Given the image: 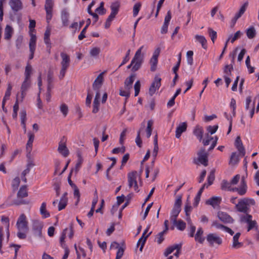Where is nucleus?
Segmentation results:
<instances>
[{
    "instance_id": "obj_1",
    "label": "nucleus",
    "mask_w": 259,
    "mask_h": 259,
    "mask_svg": "<svg viewBox=\"0 0 259 259\" xmlns=\"http://www.w3.org/2000/svg\"><path fill=\"white\" fill-rule=\"evenodd\" d=\"M105 72H101L96 78L93 84V88L95 92L96 95L93 102V112L97 113L100 108V100L101 96V88L104 79Z\"/></svg>"
},
{
    "instance_id": "obj_2",
    "label": "nucleus",
    "mask_w": 259,
    "mask_h": 259,
    "mask_svg": "<svg viewBox=\"0 0 259 259\" xmlns=\"http://www.w3.org/2000/svg\"><path fill=\"white\" fill-rule=\"evenodd\" d=\"M255 204V201L253 199L243 198L240 199L237 204H236L235 207L239 212L247 213L250 211V207Z\"/></svg>"
},
{
    "instance_id": "obj_3",
    "label": "nucleus",
    "mask_w": 259,
    "mask_h": 259,
    "mask_svg": "<svg viewBox=\"0 0 259 259\" xmlns=\"http://www.w3.org/2000/svg\"><path fill=\"white\" fill-rule=\"evenodd\" d=\"M146 50L147 48L145 46H142L136 51L135 55L132 59V63H135L133 68H132L133 71H137L140 68L142 62H143Z\"/></svg>"
},
{
    "instance_id": "obj_4",
    "label": "nucleus",
    "mask_w": 259,
    "mask_h": 259,
    "mask_svg": "<svg viewBox=\"0 0 259 259\" xmlns=\"http://www.w3.org/2000/svg\"><path fill=\"white\" fill-rule=\"evenodd\" d=\"M222 187L228 191H237L238 194L241 196L245 195L247 192V186L245 181V177H242L240 185L239 187H233L230 186V184L224 182L222 184Z\"/></svg>"
},
{
    "instance_id": "obj_5",
    "label": "nucleus",
    "mask_w": 259,
    "mask_h": 259,
    "mask_svg": "<svg viewBox=\"0 0 259 259\" xmlns=\"http://www.w3.org/2000/svg\"><path fill=\"white\" fill-rule=\"evenodd\" d=\"M208 245L211 247L218 248L223 243V239L218 234L215 233H209L206 237Z\"/></svg>"
},
{
    "instance_id": "obj_6",
    "label": "nucleus",
    "mask_w": 259,
    "mask_h": 259,
    "mask_svg": "<svg viewBox=\"0 0 259 259\" xmlns=\"http://www.w3.org/2000/svg\"><path fill=\"white\" fill-rule=\"evenodd\" d=\"M127 178L128 186L133 187L135 191L138 192V182L141 180V174L136 171H132L128 174Z\"/></svg>"
},
{
    "instance_id": "obj_7",
    "label": "nucleus",
    "mask_w": 259,
    "mask_h": 259,
    "mask_svg": "<svg viewBox=\"0 0 259 259\" xmlns=\"http://www.w3.org/2000/svg\"><path fill=\"white\" fill-rule=\"evenodd\" d=\"M61 57L62 59L61 62V69L59 76L60 79H62L64 77L66 70L69 66L70 60L69 56L65 53H61Z\"/></svg>"
},
{
    "instance_id": "obj_8",
    "label": "nucleus",
    "mask_w": 259,
    "mask_h": 259,
    "mask_svg": "<svg viewBox=\"0 0 259 259\" xmlns=\"http://www.w3.org/2000/svg\"><path fill=\"white\" fill-rule=\"evenodd\" d=\"M44 224L39 220H34L32 222V230L33 236L39 239H45L42 234Z\"/></svg>"
},
{
    "instance_id": "obj_9",
    "label": "nucleus",
    "mask_w": 259,
    "mask_h": 259,
    "mask_svg": "<svg viewBox=\"0 0 259 259\" xmlns=\"http://www.w3.org/2000/svg\"><path fill=\"white\" fill-rule=\"evenodd\" d=\"M161 78L158 75H156L154 77L149 90V93L151 96L153 95L159 90L161 86Z\"/></svg>"
},
{
    "instance_id": "obj_10",
    "label": "nucleus",
    "mask_w": 259,
    "mask_h": 259,
    "mask_svg": "<svg viewBox=\"0 0 259 259\" xmlns=\"http://www.w3.org/2000/svg\"><path fill=\"white\" fill-rule=\"evenodd\" d=\"M198 157L196 159H194L196 163H200L204 166L207 165V154L205 152V149H201L197 153Z\"/></svg>"
},
{
    "instance_id": "obj_11",
    "label": "nucleus",
    "mask_w": 259,
    "mask_h": 259,
    "mask_svg": "<svg viewBox=\"0 0 259 259\" xmlns=\"http://www.w3.org/2000/svg\"><path fill=\"white\" fill-rule=\"evenodd\" d=\"M149 227H147V228L145 230L141 237L139 239L137 243V246H140V251H142L143 247L145 243V242L147 240L148 237L151 234V232H149Z\"/></svg>"
},
{
    "instance_id": "obj_12",
    "label": "nucleus",
    "mask_w": 259,
    "mask_h": 259,
    "mask_svg": "<svg viewBox=\"0 0 259 259\" xmlns=\"http://www.w3.org/2000/svg\"><path fill=\"white\" fill-rule=\"evenodd\" d=\"M160 53V50L159 49H156L153 54L152 55V58L150 60V65H151V70L152 71H154L157 67V62H158V57L159 56Z\"/></svg>"
},
{
    "instance_id": "obj_13",
    "label": "nucleus",
    "mask_w": 259,
    "mask_h": 259,
    "mask_svg": "<svg viewBox=\"0 0 259 259\" xmlns=\"http://www.w3.org/2000/svg\"><path fill=\"white\" fill-rule=\"evenodd\" d=\"M255 102L251 103V97H248L246 99L245 109L249 111L250 116L252 118L254 113Z\"/></svg>"
},
{
    "instance_id": "obj_14",
    "label": "nucleus",
    "mask_w": 259,
    "mask_h": 259,
    "mask_svg": "<svg viewBox=\"0 0 259 259\" xmlns=\"http://www.w3.org/2000/svg\"><path fill=\"white\" fill-rule=\"evenodd\" d=\"M35 27V21L34 20H29V34L30 37L29 40H37V37L35 35V30L34 27Z\"/></svg>"
},
{
    "instance_id": "obj_15",
    "label": "nucleus",
    "mask_w": 259,
    "mask_h": 259,
    "mask_svg": "<svg viewBox=\"0 0 259 259\" xmlns=\"http://www.w3.org/2000/svg\"><path fill=\"white\" fill-rule=\"evenodd\" d=\"M9 5L13 11L18 12L23 8L21 0H10Z\"/></svg>"
},
{
    "instance_id": "obj_16",
    "label": "nucleus",
    "mask_w": 259,
    "mask_h": 259,
    "mask_svg": "<svg viewBox=\"0 0 259 259\" xmlns=\"http://www.w3.org/2000/svg\"><path fill=\"white\" fill-rule=\"evenodd\" d=\"M16 226L17 228L28 227L26 217L24 214H21L20 215L17 220Z\"/></svg>"
},
{
    "instance_id": "obj_17",
    "label": "nucleus",
    "mask_w": 259,
    "mask_h": 259,
    "mask_svg": "<svg viewBox=\"0 0 259 259\" xmlns=\"http://www.w3.org/2000/svg\"><path fill=\"white\" fill-rule=\"evenodd\" d=\"M218 217L219 219L224 223H232V218L227 213L223 211H219L218 212Z\"/></svg>"
},
{
    "instance_id": "obj_18",
    "label": "nucleus",
    "mask_w": 259,
    "mask_h": 259,
    "mask_svg": "<svg viewBox=\"0 0 259 259\" xmlns=\"http://www.w3.org/2000/svg\"><path fill=\"white\" fill-rule=\"evenodd\" d=\"M204 231L202 228H198L196 233L195 234L194 238L196 242L201 244L203 243L205 240V237L203 236Z\"/></svg>"
},
{
    "instance_id": "obj_19",
    "label": "nucleus",
    "mask_w": 259,
    "mask_h": 259,
    "mask_svg": "<svg viewBox=\"0 0 259 259\" xmlns=\"http://www.w3.org/2000/svg\"><path fill=\"white\" fill-rule=\"evenodd\" d=\"M240 235V233H237L233 236V243L232 245V248L234 249H238L243 246V243L239 241V238Z\"/></svg>"
},
{
    "instance_id": "obj_20",
    "label": "nucleus",
    "mask_w": 259,
    "mask_h": 259,
    "mask_svg": "<svg viewBox=\"0 0 259 259\" xmlns=\"http://www.w3.org/2000/svg\"><path fill=\"white\" fill-rule=\"evenodd\" d=\"M221 201V198L220 197L214 196L208 199L206 201L207 204L211 205L213 208L219 206Z\"/></svg>"
},
{
    "instance_id": "obj_21",
    "label": "nucleus",
    "mask_w": 259,
    "mask_h": 259,
    "mask_svg": "<svg viewBox=\"0 0 259 259\" xmlns=\"http://www.w3.org/2000/svg\"><path fill=\"white\" fill-rule=\"evenodd\" d=\"M235 146L238 150L239 154L242 156L245 155V150L242 145V143L239 137H237L235 142Z\"/></svg>"
},
{
    "instance_id": "obj_22",
    "label": "nucleus",
    "mask_w": 259,
    "mask_h": 259,
    "mask_svg": "<svg viewBox=\"0 0 259 259\" xmlns=\"http://www.w3.org/2000/svg\"><path fill=\"white\" fill-rule=\"evenodd\" d=\"M67 193H65L61 197L59 205H58V210L59 211L65 208L67 205L68 202V198L67 197Z\"/></svg>"
},
{
    "instance_id": "obj_23",
    "label": "nucleus",
    "mask_w": 259,
    "mask_h": 259,
    "mask_svg": "<svg viewBox=\"0 0 259 259\" xmlns=\"http://www.w3.org/2000/svg\"><path fill=\"white\" fill-rule=\"evenodd\" d=\"M14 33V29L10 25H7L4 30V37L6 40H10Z\"/></svg>"
},
{
    "instance_id": "obj_24",
    "label": "nucleus",
    "mask_w": 259,
    "mask_h": 259,
    "mask_svg": "<svg viewBox=\"0 0 259 259\" xmlns=\"http://www.w3.org/2000/svg\"><path fill=\"white\" fill-rule=\"evenodd\" d=\"M193 134L197 137L200 141L202 140L203 129L202 126L199 125H196L193 130Z\"/></svg>"
},
{
    "instance_id": "obj_25",
    "label": "nucleus",
    "mask_w": 259,
    "mask_h": 259,
    "mask_svg": "<svg viewBox=\"0 0 259 259\" xmlns=\"http://www.w3.org/2000/svg\"><path fill=\"white\" fill-rule=\"evenodd\" d=\"M36 47V40H29V48L30 51V55L29 56V59L31 60L33 58L34 54L35 51Z\"/></svg>"
},
{
    "instance_id": "obj_26",
    "label": "nucleus",
    "mask_w": 259,
    "mask_h": 259,
    "mask_svg": "<svg viewBox=\"0 0 259 259\" xmlns=\"http://www.w3.org/2000/svg\"><path fill=\"white\" fill-rule=\"evenodd\" d=\"M187 124L186 122H182L177 127L176 131V137L179 138L181 134L186 130Z\"/></svg>"
},
{
    "instance_id": "obj_27",
    "label": "nucleus",
    "mask_w": 259,
    "mask_h": 259,
    "mask_svg": "<svg viewBox=\"0 0 259 259\" xmlns=\"http://www.w3.org/2000/svg\"><path fill=\"white\" fill-rule=\"evenodd\" d=\"M58 150L59 153L64 157H67L69 155V150L64 143L59 144Z\"/></svg>"
},
{
    "instance_id": "obj_28",
    "label": "nucleus",
    "mask_w": 259,
    "mask_h": 259,
    "mask_svg": "<svg viewBox=\"0 0 259 259\" xmlns=\"http://www.w3.org/2000/svg\"><path fill=\"white\" fill-rule=\"evenodd\" d=\"M181 248V244H176L167 247L164 252V255L165 256H168L169 254L171 253L175 250H180Z\"/></svg>"
},
{
    "instance_id": "obj_29",
    "label": "nucleus",
    "mask_w": 259,
    "mask_h": 259,
    "mask_svg": "<svg viewBox=\"0 0 259 259\" xmlns=\"http://www.w3.org/2000/svg\"><path fill=\"white\" fill-rule=\"evenodd\" d=\"M195 39L196 41L201 45L202 47L204 49H207V40L204 36L196 34L195 35Z\"/></svg>"
},
{
    "instance_id": "obj_30",
    "label": "nucleus",
    "mask_w": 259,
    "mask_h": 259,
    "mask_svg": "<svg viewBox=\"0 0 259 259\" xmlns=\"http://www.w3.org/2000/svg\"><path fill=\"white\" fill-rule=\"evenodd\" d=\"M39 211L43 218H47L50 216V213L47 209V203L45 202L41 203L39 208Z\"/></svg>"
},
{
    "instance_id": "obj_31",
    "label": "nucleus",
    "mask_w": 259,
    "mask_h": 259,
    "mask_svg": "<svg viewBox=\"0 0 259 259\" xmlns=\"http://www.w3.org/2000/svg\"><path fill=\"white\" fill-rule=\"evenodd\" d=\"M192 210V207L190 205V202L189 200V198H188L187 202L186 203L185 206V212L186 213V215L187 216V220L188 222V223H190L191 220L190 217V214Z\"/></svg>"
},
{
    "instance_id": "obj_32",
    "label": "nucleus",
    "mask_w": 259,
    "mask_h": 259,
    "mask_svg": "<svg viewBox=\"0 0 259 259\" xmlns=\"http://www.w3.org/2000/svg\"><path fill=\"white\" fill-rule=\"evenodd\" d=\"M241 32L240 31H238L234 34V35H230L226 42L225 49L227 48V44L229 41H230L231 43H233L236 40L238 39L241 36Z\"/></svg>"
},
{
    "instance_id": "obj_33",
    "label": "nucleus",
    "mask_w": 259,
    "mask_h": 259,
    "mask_svg": "<svg viewBox=\"0 0 259 259\" xmlns=\"http://www.w3.org/2000/svg\"><path fill=\"white\" fill-rule=\"evenodd\" d=\"M17 236L19 239H24L26 238L28 227L17 228Z\"/></svg>"
},
{
    "instance_id": "obj_34",
    "label": "nucleus",
    "mask_w": 259,
    "mask_h": 259,
    "mask_svg": "<svg viewBox=\"0 0 259 259\" xmlns=\"http://www.w3.org/2000/svg\"><path fill=\"white\" fill-rule=\"evenodd\" d=\"M132 88L128 86L124 85L119 90V95L121 96L125 97L126 98H128L130 95V91Z\"/></svg>"
},
{
    "instance_id": "obj_35",
    "label": "nucleus",
    "mask_w": 259,
    "mask_h": 259,
    "mask_svg": "<svg viewBox=\"0 0 259 259\" xmlns=\"http://www.w3.org/2000/svg\"><path fill=\"white\" fill-rule=\"evenodd\" d=\"M181 211V208H177L173 207L171 212L170 219L171 222L172 223H176V220H177V218L178 216Z\"/></svg>"
},
{
    "instance_id": "obj_36",
    "label": "nucleus",
    "mask_w": 259,
    "mask_h": 259,
    "mask_svg": "<svg viewBox=\"0 0 259 259\" xmlns=\"http://www.w3.org/2000/svg\"><path fill=\"white\" fill-rule=\"evenodd\" d=\"M12 87L10 83H9L8 85L7 91L5 93V96L3 98V103H2V106L3 108H4L5 104L6 101L9 100V97L11 94V90H12Z\"/></svg>"
},
{
    "instance_id": "obj_37",
    "label": "nucleus",
    "mask_w": 259,
    "mask_h": 259,
    "mask_svg": "<svg viewBox=\"0 0 259 259\" xmlns=\"http://www.w3.org/2000/svg\"><path fill=\"white\" fill-rule=\"evenodd\" d=\"M239 161V158L238 155L236 152L232 153L229 160V164L232 166L235 165Z\"/></svg>"
},
{
    "instance_id": "obj_38",
    "label": "nucleus",
    "mask_w": 259,
    "mask_h": 259,
    "mask_svg": "<svg viewBox=\"0 0 259 259\" xmlns=\"http://www.w3.org/2000/svg\"><path fill=\"white\" fill-rule=\"evenodd\" d=\"M101 53V49L97 47H92L90 51V55L91 57L97 58Z\"/></svg>"
},
{
    "instance_id": "obj_39",
    "label": "nucleus",
    "mask_w": 259,
    "mask_h": 259,
    "mask_svg": "<svg viewBox=\"0 0 259 259\" xmlns=\"http://www.w3.org/2000/svg\"><path fill=\"white\" fill-rule=\"evenodd\" d=\"M248 213H245V214L240 215V221L241 223L247 224L252 220V215Z\"/></svg>"
},
{
    "instance_id": "obj_40",
    "label": "nucleus",
    "mask_w": 259,
    "mask_h": 259,
    "mask_svg": "<svg viewBox=\"0 0 259 259\" xmlns=\"http://www.w3.org/2000/svg\"><path fill=\"white\" fill-rule=\"evenodd\" d=\"M248 3L247 2L244 3L243 5L241 7L239 12L236 14L235 18L238 19L245 12L247 7H248Z\"/></svg>"
},
{
    "instance_id": "obj_41",
    "label": "nucleus",
    "mask_w": 259,
    "mask_h": 259,
    "mask_svg": "<svg viewBox=\"0 0 259 259\" xmlns=\"http://www.w3.org/2000/svg\"><path fill=\"white\" fill-rule=\"evenodd\" d=\"M30 83V79H27L25 78L24 81H23L22 86H21V92H22V98H23L25 96V92L29 88Z\"/></svg>"
},
{
    "instance_id": "obj_42",
    "label": "nucleus",
    "mask_w": 259,
    "mask_h": 259,
    "mask_svg": "<svg viewBox=\"0 0 259 259\" xmlns=\"http://www.w3.org/2000/svg\"><path fill=\"white\" fill-rule=\"evenodd\" d=\"M20 118H21V124L23 126V128L24 130V132L25 133L26 131V112L25 111H22L20 112Z\"/></svg>"
},
{
    "instance_id": "obj_43",
    "label": "nucleus",
    "mask_w": 259,
    "mask_h": 259,
    "mask_svg": "<svg viewBox=\"0 0 259 259\" xmlns=\"http://www.w3.org/2000/svg\"><path fill=\"white\" fill-rule=\"evenodd\" d=\"M233 65H226L224 68V76H231L232 75V71L233 70Z\"/></svg>"
},
{
    "instance_id": "obj_44",
    "label": "nucleus",
    "mask_w": 259,
    "mask_h": 259,
    "mask_svg": "<svg viewBox=\"0 0 259 259\" xmlns=\"http://www.w3.org/2000/svg\"><path fill=\"white\" fill-rule=\"evenodd\" d=\"M158 141H157V136H155L154 140V147L153 150L152 152V156L153 157V158L155 159L157 155L158 152Z\"/></svg>"
},
{
    "instance_id": "obj_45",
    "label": "nucleus",
    "mask_w": 259,
    "mask_h": 259,
    "mask_svg": "<svg viewBox=\"0 0 259 259\" xmlns=\"http://www.w3.org/2000/svg\"><path fill=\"white\" fill-rule=\"evenodd\" d=\"M69 13L66 10H63L61 12V19L62 20L63 24L66 26L68 23V18Z\"/></svg>"
},
{
    "instance_id": "obj_46",
    "label": "nucleus",
    "mask_w": 259,
    "mask_h": 259,
    "mask_svg": "<svg viewBox=\"0 0 259 259\" xmlns=\"http://www.w3.org/2000/svg\"><path fill=\"white\" fill-rule=\"evenodd\" d=\"M230 107L231 109V114H229V115L232 116V117H235L236 116V101L234 99L232 98L231 100V102L230 103Z\"/></svg>"
},
{
    "instance_id": "obj_47",
    "label": "nucleus",
    "mask_w": 259,
    "mask_h": 259,
    "mask_svg": "<svg viewBox=\"0 0 259 259\" xmlns=\"http://www.w3.org/2000/svg\"><path fill=\"white\" fill-rule=\"evenodd\" d=\"M153 122L152 120H148L147 122V127L146 130V137L149 138L151 135L152 132V126L153 125Z\"/></svg>"
},
{
    "instance_id": "obj_48",
    "label": "nucleus",
    "mask_w": 259,
    "mask_h": 259,
    "mask_svg": "<svg viewBox=\"0 0 259 259\" xmlns=\"http://www.w3.org/2000/svg\"><path fill=\"white\" fill-rule=\"evenodd\" d=\"M172 224L177 227L178 230L180 231H183L186 228L185 223L182 220H179L178 221L176 220V223Z\"/></svg>"
},
{
    "instance_id": "obj_49",
    "label": "nucleus",
    "mask_w": 259,
    "mask_h": 259,
    "mask_svg": "<svg viewBox=\"0 0 259 259\" xmlns=\"http://www.w3.org/2000/svg\"><path fill=\"white\" fill-rule=\"evenodd\" d=\"M135 75L133 74L130 76L128 77H127L125 81H124V85L125 86L130 87V88H133V83L135 80Z\"/></svg>"
},
{
    "instance_id": "obj_50",
    "label": "nucleus",
    "mask_w": 259,
    "mask_h": 259,
    "mask_svg": "<svg viewBox=\"0 0 259 259\" xmlns=\"http://www.w3.org/2000/svg\"><path fill=\"white\" fill-rule=\"evenodd\" d=\"M2 221L5 223L6 224V231L7 233V240H8L9 237V220L8 218L2 217Z\"/></svg>"
},
{
    "instance_id": "obj_51",
    "label": "nucleus",
    "mask_w": 259,
    "mask_h": 259,
    "mask_svg": "<svg viewBox=\"0 0 259 259\" xmlns=\"http://www.w3.org/2000/svg\"><path fill=\"white\" fill-rule=\"evenodd\" d=\"M245 64L249 73H252L254 72V68L250 65V59L248 56L246 58Z\"/></svg>"
},
{
    "instance_id": "obj_52",
    "label": "nucleus",
    "mask_w": 259,
    "mask_h": 259,
    "mask_svg": "<svg viewBox=\"0 0 259 259\" xmlns=\"http://www.w3.org/2000/svg\"><path fill=\"white\" fill-rule=\"evenodd\" d=\"M224 116L225 118L229 121V126L228 128V131L227 133V134H229L232 130V122H233V117L231 115H229V114L227 112L224 113Z\"/></svg>"
},
{
    "instance_id": "obj_53",
    "label": "nucleus",
    "mask_w": 259,
    "mask_h": 259,
    "mask_svg": "<svg viewBox=\"0 0 259 259\" xmlns=\"http://www.w3.org/2000/svg\"><path fill=\"white\" fill-rule=\"evenodd\" d=\"M193 52L192 51H188L186 54L187 63L192 65L193 64Z\"/></svg>"
},
{
    "instance_id": "obj_54",
    "label": "nucleus",
    "mask_w": 259,
    "mask_h": 259,
    "mask_svg": "<svg viewBox=\"0 0 259 259\" xmlns=\"http://www.w3.org/2000/svg\"><path fill=\"white\" fill-rule=\"evenodd\" d=\"M67 231L68 229H65V230H64L60 238V243L61 244V246L63 248L66 247L65 244V238L66 237V235L67 233Z\"/></svg>"
},
{
    "instance_id": "obj_55",
    "label": "nucleus",
    "mask_w": 259,
    "mask_h": 259,
    "mask_svg": "<svg viewBox=\"0 0 259 259\" xmlns=\"http://www.w3.org/2000/svg\"><path fill=\"white\" fill-rule=\"evenodd\" d=\"M256 34L255 30L253 27H250L247 29L246 34L249 38H253Z\"/></svg>"
},
{
    "instance_id": "obj_56",
    "label": "nucleus",
    "mask_w": 259,
    "mask_h": 259,
    "mask_svg": "<svg viewBox=\"0 0 259 259\" xmlns=\"http://www.w3.org/2000/svg\"><path fill=\"white\" fill-rule=\"evenodd\" d=\"M125 248V247L124 244H122V246L119 248L117 250L115 259H120L122 257Z\"/></svg>"
},
{
    "instance_id": "obj_57",
    "label": "nucleus",
    "mask_w": 259,
    "mask_h": 259,
    "mask_svg": "<svg viewBox=\"0 0 259 259\" xmlns=\"http://www.w3.org/2000/svg\"><path fill=\"white\" fill-rule=\"evenodd\" d=\"M18 197L20 198H23L27 196V192L26 187H22L17 194Z\"/></svg>"
},
{
    "instance_id": "obj_58",
    "label": "nucleus",
    "mask_w": 259,
    "mask_h": 259,
    "mask_svg": "<svg viewBox=\"0 0 259 259\" xmlns=\"http://www.w3.org/2000/svg\"><path fill=\"white\" fill-rule=\"evenodd\" d=\"M60 110L63 116L65 117L68 113V107L65 104H62L60 106Z\"/></svg>"
},
{
    "instance_id": "obj_59",
    "label": "nucleus",
    "mask_w": 259,
    "mask_h": 259,
    "mask_svg": "<svg viewBox=\"0 0 259 259\" xmlns=\"http://www.w3.org/2000/svg\"><path fill=\"white\" fill-rule=\"evenodd\" d=\"M119 5L118 3H115L111 5V16L115 17L117 14L118 10Z\"/></svg>"
},
{
    "instance_id": "obj_60",
    "label": "nucleus",
    "mask_w": 259,
    "mask_h": 259,
    "mask_svg": "<svg viewBox=\"0 0 259 259\" xmlns=\"http://www.w3.org/2000/svg\"><path fill=\"white\" fill-rule=\"evenodd\" d=\"M77 160L76 164V168H79L81 166V164L83 162V158L81 155V154L80 152H77Z\"/></svg>"
},
{
    "instance_id": "obj_61",
    "label": "nucleus",
    "mask_w": 259,
    "mask_h": 259,
    "mask_svg": "<svg viewBox=\"0 0 259 259\" xmlns=\"http://www.w3.org/2000/svg\"><path fill=\"white\" fill-rule=\"evenodd\" d=\"M208 32L211 40L214 42L217 37V32L210 27L208 28Z\"/></svg>"
},
{
    "instance_id": "obj_62",
    "label": "nucleus",
    "mask_w": 259,
    "mask_h": 259,
    "mask_svg": "<svg viewBox=\"0 0 259 259\" xmlns=\"http://www.w3.org/2000/svg\"><path fill=\"white\" fill-rule=\"evenodd\" d=\"M32 73V67L30 65H27L25 68V76L27 79H30Z\"/></svg>"
},
{
    "instance_id": "obj_63",
    "label": "nucleus",
    "mask_w": 259,
    "mask_h": 259,
    "mask_svg": "<svg viewBox=\"0 0 259 259\" xmlns=\"http://www.w3.org/2000/svg\"><path fill=\"white\" fill-rule=\"evenodd\" d=\"M54 3L53 0H46L45 10L46 11H52Z\"/></svg>"
},
{
    "instance_id": "obj_64",
    "label": "nucleus",
    "mask_w": 259,
    "mask_h": 259,
    "mask_svg": "<svg viewBox=\"0 0 259 259\" xmlns=\"http://www.w3.org/2000/svg\"><path fill=\"white\" fill-rule=\"evenodd\" d=\"M141 4L139 3H137L135 4L133 7V16L136 17L138 14V13L141 9Z\"/></svg>"
}]
</instances>
